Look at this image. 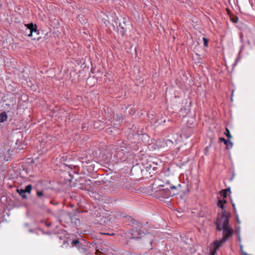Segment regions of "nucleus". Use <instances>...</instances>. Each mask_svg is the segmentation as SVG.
I'll return each instance as SVG.
<instances>
[{"instance_id":"21","label":"nucleus","mask_w":255,"mask_h":255,"mask_svg":"<svg viewBox=\"0 0 255 255\" xmlns=\"http://www.w3.org/2000/svg\"><path fill=\"white\" fill-rule=\"evenodd\" d=\"M213 248L210 249V254L209 255H216L217 253V250L219 249H217L216 247L214 245V242L212 243Z\"/></svg>"},{"instance_id":"17","label":"nucleus","mask_w":255,"mask_h":255,"mask_svg":"<svg viewBox=\"0 0 255 255\" xmlns=\"http://www.w3.org/2000/svg\"><path fill=\"white\" fill-rule=\"evenodd\" d=\"M96 254L97 255H102L106 252V249L101 246H96Z\"/></svg>"},{"instance_id":"35","label":"nucleus","mask_w":255,"mask_h":255,"mask_svg":"<svg viewBox=\"0 0 255 255\" xmlns=\"http://www.w3.org/2000/svg\"><path fill=\"white\" fill-rule=\"evenodd\" d=\"M41 223L44 224L46 226H48V221H47V220H46L45 221H43L42 220L41 221Z\"/></svg>"},{"instance_id":"43","label":"nucleus","mask_w":255,"mask_h":255,"mask_svg":"<svg viewBox=\"0 0 255 255\" xmlns=\"http://www.w3.org/2000/svg\"><path fill=\"white\" fill-rule=\"evenodd\" d=\"M209 146V148L211 146V143L210 142L209 144V145L208 146Z\"/></svg>"},{"instance_id":"40","label":"nucleus","mask_w":255,"mask_h":255,"mask_svg":"<svg viewBox=\"0 0 255 255\" xmlns=\"http://www.w3.org/2000/svg\"><path fill=\"white\" fill-rule=\"evenodd\" d=\"M92 245H97V243L95 242V241H94L92 243Z\"/></svg>"},{"instance_id":"18","label":"nucleus","mask_w":255,"mask_h":255,"mask_svg":"<svg viewBox=\"0 0 255 255\" xmlns=\"http://www.w3.org/2000/svg\"><path fill=\"white\" fill-rule=\"evenodd\" d=\"M227 203V202L226 200H224H224H218V201L217 203V205L219 208L222 209V210H223L222 213L223 212L226 211L225 209V206L224 204H226Z\"/></svg>"},{"instance_id":"30","label":"nucleus","mask_w":255,"mask_h":255,"mask_svg":"<svg viewBox=\"0 0 255 255\" xmlns=\"http://www.w3.org/2000/svg\"><path fill=\"white\" fill-rule=\"evenodd\" d=\"M82 128L83 131H86L88 129V127L86 124H83L82 125Z\"/></svg>"},{"instance_id":"12","label":"nucleus","mask_w":255,"mask_h":255,"mask_svg":"<svg viewBox=\"0 0 255 255\" xmlns=\"http://www.w3.org/2000/svg\"><path fill=\"white\" fill-rule=\"evenodd\" d=\"M219 140L220 142H223L226 145V148L227 149H230L232 148L233 144V142L230 140V139H225L223 137H219Z\"/></svg>"},{"instance_id":"48","label":"nucleus","mask_w":255,"mask_h":255,"mask_svg":"<svg viewBox=\"0 0 255 255\" xmlns=\"http://www.w3.org/2000/svg\"><path fill=\"white\" fill-rule=\"evenodd\" d=\"M119 21V19L117 18V21H116V22L117 23L118 21Z\"/></svg>"},{"instance_id":"34","label":"nucleus","mask_w":255,"mask_h":255,"mask_svg":"<svg viewBox=\"0 0 255 255\" xmlns=\"http://www.w3.org/2000/svg\"><path fill=\"white\" fill-rule=\"evenodd\" d=\"M239 59H240V57H237L236 58V59L235 60V62L234 63V64H233V67H234V66H235L236 65V64H237V62H238V61L239 60Z\"/></svg>"},{"instance_id":"29","label":"nucleus","mask_w":255,"mask_h":255,"mask_svg":"<svg viewBox=\"0 0 255 255\" xmlns=\"http://www.w3.org/2000/svg\"><path fill=\"white\" fill-rule=\"evenodd\" d=\"M230 200H231V202L233 208L234 214L236 215V214H236L237 211H236V208L235 207V204L233 202L232 200L231 199H230Z\"/></svg>"},{"instance_id":"32","label":"nucleus","mask_w":255,"mask_h":255,"mask_svg":"<svg viewBox=\"0 0 255 255\" xmlns=\"http://www.w3.org/2000/svg\"><path fill=\"white\" fill-rule=\"evenodd\" d=\"M209 146H206L205 149H204V154L206 155H208V151H209Z\"/></svg>"},{"instance_id":"13","label":"nucleus","mask_w":255,"mask_h":255,"mask_svg":"<svg viewBox=\"0 0 255 255\" xmlns=\"http://www.w3.org/2000/svg\"><path fill=\"white\" fill-rule=\"evenodd\" d=\"M142 172V169L138 164H136L133 166L131 169V173L134 175V174H139Z\"/></svg>"},{"instance_id":"38","label":"nucleus","mask_w":255,"mask_h":255,"mask_svg":"<svg viewBox=\"0 0 255 255\" xmlns=\"http://www.w3.org/2000/svg\"><path fill=\"white\" fill-rule=\"evenodd\" d=\"M104 234H105V235H110V236H114L115 235L114 233H112V234L104 233Z\"/></svg>"},{"instance_id":"8","label":"nucleus","mask_w":255,"mask_h":255,"mask_svg":"<svg viewBox=\"0 0 255 255\" xmlns=\"http://www.w3.org/2000/svg\"><path fill=\"white\" fill-rule=\"evenodd\" d=\"M177 193L173 192L168 189H162L156 191V195L158 196L159 198H169V197L177 194Z\"/></svg>"},{"instance_id":"31","label":"nucleus","mask_w":255,"mask_h":255,"mask_svg":"<svg viewBox=\"0 0 255 255\" xmlns=\"http://www.w3.org/2000/svg\"><path fill=\"white\" fill-rule=\"evenodd\" d=\"M36 194H37V196H38L39 197L43 196V193L42 191H37L36 192Z\"/></svg>"},{"instance_id":"22","label":"nucleus","mask_w":255,"mask_h":255,"mask_svg":"<svg viewBox=\"0 0 255 255\" xmlns=\"http://www.w3.org/2000/svg\"><path fill=\"white\" fill-rule=\"evenodd\" d=\"M7 119V116L5 112H2L0 114V123L5 121Z\"/></svg>"},{"instance_id":"2","label":"nucleus","mask_w":255,"mask_h":255,"mask_svg":"<svg viewBox=\"0 0 255 255\" xmlns=\"http://www.w3.org/2000/svg\"><path fill=\"white\" fill-rule=\"evenodd\" d=\"M231 214L225 211L222 212L221 217L217 218L215 223L216 231H222V238L220 240H215L214 245L217 249L222 247L224 244L229 240L234 234V229L230 224Z\"/></svg>"},{"instance_id":"46","label":"nucleus","mask_w":255,"mask_h":255,"mask_svg":"<svg viewBox=\"0 0 255 255\" xmlns=\"http://www.w3.org/2000/svg\"><path fill=\"white\" fill-rule=\"evenodd\" d=\"M48 226H49V227H50V223H49Z\"/></svg>"},{"instance_id":"33","label":"nucleus","mask_w":255,"mask_h":255,"mask_svg":"<svg viewBox=\"0 0 255 255\" xmlns=\"http://www.w3.org/2000/svg\"><path fill=\"white\" fill-rule=\"evenodd\" d=\"M224 190H225L226 192H227V193L229 192L228 195H229V197H230V194L231 193V188L229 187V188H228L227 189H225Z\"/></svg>"},{"instance_id":"5","label":"nucleus","mask_w":255,"mask_h":255,"mask_svg":"<svg viewBox=\"0 0 255 255\" xmlns=\"http://www.w3.org/2000/svg\"><path fill=\"white\" fill-rule=\"evenodd\" d=\"M54 217L56 220L60 221H64L67 224L71 223L72 218V212H67L61 214L60 207H58L56 210L49 209V216Z\"/></svg>"},{"instance_id":"41","label":"nucleus","mask_w":255,"mask_h":255,"mask_svg":"<svg viewBox=\"0 0 255 255\" xmlns=\"http://www.w3.org/2000/svg\"><path fill=\"white\" fill-rule=\"evenodd\" d=\"M39 231H40L42 234H46V233L44 232H43L42 230H39Z\"/></svg>"},{"instance_id":"1","label":"nucleus","mask_w":255,"mask_h":255,"mask_svg":"<svg viewBox=\"0 0 255 255\" xmlns=\"http://www.w3.org/2000/svg\"><path fill=\"white\" fill-rule=\"evenodd\" d=\"M65 169L56 172L58 176L56 179L49 182V189L55 192L65 191L71 188V180L76 172L70 166L63 165Z\"/></svg>"},{"instance_id":"28","label":"nucleus","mask_w":255,"mask_h":255,"mask_svg":"<svg viewBox=\"0 0 255 255\" xmlns=\"http://www.w3.org/2000/svg\"><path fill=\"white\" fill-rule=\"evenodd\" d=\"M31 189H32V186H31V185L29 184V185H28L27 186H26L25 187V189H24V190L25 191L26 193V192L30 193Z\"/></svg>"},{"instance_id":"20","label":"nucleus","mask_w":255,"mask_h":255,"mask_svg":"<svg viewBox=\"0 0 255 255\" xmlns=\"http://www.w3.org/2000/svg\"><path fill=\"white\" fill-rule=\"evenodd\" d=\"M71 244L73 247H76L78 250L79 249V247L82 246L83 245L79 241V239H75L73 240L71 242Z\"/></svg>"},{"instance_id":"16","label":"nucleus","mask_w":255,"mask_h":255,"mask_svg":"<svg viewBox=\"0 0 255 255\" xmlns=\"http://www.w3.org/2000/svg\"><path fill=\"white\" fill-rule=\"evenodd\" d=\"M59 205V203L58 201H54V200H51L50 201L49 204H48L49 206V209H53V210H56Z\"/></svg>"},{"instance_id":"36","label":"nucleus","mask_w":255,"mask_h":255,"mask_svg":"<svg viewBox=\"0 0 255 255\" xmlns=\"http://www.w3.org/2000/svg\"><path fill=\"white\" fill-rule=\"evenodd\" d=\"M235 216H236V220H237V223L240 224V221L239 220L238 215V214H236Z\"/></svg>"},{"instance_id":"47","label":"nucleus","mask_w":255,"mask_h":255,"mask_svg":"<svg viewBox=\"0 0 255 255\" xmlns=\"http://www.w3.org/2000/svg\"><path fill=\"white\" fill-rule=\"evenodd\" d=\"M227 11H228V12H230V9H227Z\"/></svg>"},{"instance_id":"4","label":"nucleus","mask_w":255,"mask_h":255,"mask_svg":"<svg viewBox=\"0 0 255 255\" xmlns=\"http://www.w3.org/2000/svg\"><path fill=\"white\" fill-rule=\"evenodd\" d=\"M149 136L146 133H142L140 131L130 130L128 135V139L132 143H139L141 142H145L148 140Z\"/></svg>"},{"instance_id":"49","label":"nucleus","mask_w":255,"mask_h":255,"mask_svg":"<svg viewBox=\"0 0 255 255\" xmlns=\"http://www.w3.org/2000/svg\"><path fill=\"white\" fill-rule=\"evenodd\" d=\"M152 241H150V243L151 245L152 244Z\"/></svg>"},{"instance_id":"44","label":"nucleus","mask_w":255,"mask_h":255,"mask_svg":"<svg viewBox=\"0 0 255 255\" xmlns=\"http://www.w3.org/2000/svg\"><path fill=\"white\" fill-rule=\"evenodd\" d=\"M234 178V175L230 178V180H232L233 178Z\"/></svg>"},{"instance_id":"26","label":"nucleus","mask_w":255,"mask_h":255,"mask_svg":"<svg viewBox=\"0 0 255 255\" xmlns=\"http://www.w3.org/2000/svg\"><path fill=\"white\" fill-rule=\"evenodd\" d=\"M225 134L226 135L228 138L231 139L232 138V135L230 133V131L229 129L227 128H226L225 129Z\"/></svg>"},{"instance_id":"3","label":"nucleus","mask_w":255,"mask_h":255,"mask_svg":"<svg viewBox=\"0 0 255 255\" xmlns=\"http://www.w3.org/2000/svg\"><path fill=\"white\" fill-rule=\"evenodd\" d=\"M111 154L118 162L128 161L132 158L129 147L124 142H122L120 145H115L112 149Z\"/></svg>"},{"instance_id":"24","label":"nucleus","mask_w":255,"mask_h":255,"mask_svg":"<svg viewBox=\"0 0 255 255\" xmlns=\"http://www.w3.org/2000/svg\"><path fill=\"white\" fill-rule=\"evenodd\" d=\"M230 19L233 22L237 23L238 22L239 18L238 16L234 15H230Z\"/></svg>"},{"instance_id":"9","label":"nucleus","mask_w":255,"mask_h":255,"mask_svg":"<svg viewBox=\"0 0 255 255\" xmlns=\"http://www.w3.org/2000/svg\"><path fill=\"white\" fill-rule=\"evenodd\" d=\"M123 23L120 22L118 25V31L119 33L122 37L124 36L125 33L127 31V28L125 27L126 26V23L127 22V19L125 17L122 18Z\"/></svg>"},{"instance_id":"10","label":"nucleus","mask_w":255,"mask_h":255,"mask_svg":"<svg viewBox=\"0 0 255 255\" xmlns=\"http://www.w3.org/2000/svg\"><path fill=\"white\" fill-rule=\"evenodd\" d=\"M25 26L27 27L26 33L28 36H32L33 33L38 34L36 24H33L32 23H31L26 24Z\"/></svg>"},{"instance_id":"23","label":"nucleus","mask_w":255,"mask_h":255,"mask_svg":"<svg viewBox=\"0 0 255 255\" xmlns=\"http://www.w3.org/2000/svg\"><path fill=\"white\" fill-rule=\"evenodd\" d=\"M17 191L19 193V194L23 198H26V192H25V191L23 189H19V190H17Z\"/></svg>"},{"instance_id":"19","label":"nucleus","mask_w":255,"mask_h":255,"mask_svg":"<svg viewBox=\"0 0 255 255\" xmlns=\"http://www.w3.org/2000/svg\"><path fill=\"white\" fill-rule=\"evenodd\" d=\"M155 165L154 163H147L145 168L146 171H149V173H151L150 170L151 169L155 171L157 170V167L156 166H153V165Z\"/></svg>"},{"instance_id":"7","label":"nucleus","mask_w":255,"mask_h":255,"mask_svg":"<svg viewBox=\"0 0 255 255\" xmlns=\"http://www.w3.org/2000/svg\"><path fill=\"white\" fill-rule=\"evenodd\" d=\"M67 235L65 230H59L57 233L53 235L52 238L58 239L59 244H61V247H63L64 246L67 247L69 245V238Z\"/></svg>"},{"instance_id":"45","label":"nucleus","mask_w":255,"mask_h":255,"mask_svg":"<svg viewBox=\"0 0 255 255\" xmlns=\"http://www.w3.org/2000/svg\"><path fill=\"white\" fill-rule=\"evenodd\" d=\"M178 187H180L181 186V185L180 184H179L178 185Z\"/></svg>"},{"instance_id":"39","label":"nucleus","mask_w":255,"mask_h":255,"mask_svg":"<svg viewBox=\"0 0 255 255\" xmlns=\"http://www.w3.org/2000/svg\"><path fill=\"white\" fill-rule=\"evenodd\" d=\"M100 123V121H97L96 122L95 124H94V127H96V125H99V124Z\"/></svg>"},{"instance_id":"42","label":"nucleus","mask_w":255,"mask_h":255,"mask_svg":"<svg viewBox=\"0 0 255 255\" xmlns=\"http://www.w3.org/2000/svg\"><path fill=\"white\" fill-rule=\"evenodd\" d=\"M134 255H143L141 254H134Z\"/></svg>"},{"instance_id":"14","label":"nucleus","mask_w":255,"mask_h":255,"mask_svg":"<svg viewBox=\"0 0 255 255\" xmlns=\"http://www.w3.org/2000/svg\"><path fill=\"white\" fill-rule=\"evenodd\" d=\"M80 220L77 217L76 214L72 212V218L71 223L74 225L76 226H78L80 224Z\"/></svg>"},{"instance_id":"15","label":"nucleus","mask_w":255,"mask_h":255,"mask_svg":"<svg viewBox=\"0 0 255 255\" xmlns=\"http://www.w3.org/2000/svg\"><path fill=\"white\" fill-rule=\"evenodd\" d=\"M78 250L83 255H90L89 250L85 245L79 247Z\"/></svg>"},{"instance_id":"37","label":"nucleus","mask_w":255,"mask_h":255,"mask_svg":"<svg viewBox=\"0 0 255 255\" xmlns=\"http://www.w3.org/2000/svg\"><path fill=\"white\" fill-rule=\"evenodd\" d=\"M177 188V187L174 185L171 186L170 187V189H175L176 190Z\"/></svg>"},{"instance_id":"27","label":"nucleus","mask_w":255,"mask_h":255,"mask_svg":"<svg viewBox=\"0 0 255 255\" xmlns=\"http://www.w3.org/2000/svg\"><path fill=\"white\" fill-rule=\"evenodd\" d=\"M203 41L204 42V46L207 47L208 46L209 39L206 37H203Z\"/></svg>"},{"instance_id":"6","label":"nucleus","mask_w":255,"mask_h":255,"mask_svg":"<svg viewBox=\"0 0 255 255\" xmlns=\"http://www.w3.org/2000/svg\"><path fill=\"white\" fill-rule=\"evenodd\" d=\"M130 218V222L132 226V230L131 231V235L133 239H139L142 237V234L144 233L142 232L141 229L143 227L142 224L134 220V219Z\"/></svg>"},{"instance_id":"11","label":"nucleus","mask_w":255,"mask_h":255,"mask_svg":"<svg viewBox=\"0 0 255 255\" xmlns=\"http://www.w3.org/2000/svg\"><path fill=\"white\" fill-rule=\"evenodd\" d=\"M80 188L82 190H90L93 187L92 182L89 179H84L83 182L80 184Z\"/></svg>"},{"instance_id":"25","label":"nucleus","mask_w":255,"mask_h":255,"mask_svg":"<svg viewBox=\"0 0 255 255\" xmlns=\"http://www.w3.org/2000/svg\"><path fill=\"white\" fill-rule=\"evenodd\" d=\"M220 195L223 198H226L228 196V193L226 192L224 190H222L220 192Z\"/></svg>"}]
</instances>
